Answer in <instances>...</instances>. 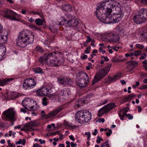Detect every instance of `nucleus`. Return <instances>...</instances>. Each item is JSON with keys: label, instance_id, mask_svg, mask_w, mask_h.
<instances>
[{"label": "nucleus", "instance_id": "nucleus-1", "mask_svg": "<svg viewBox=\"0 0 147 147\" xmlns=\"http://www.w3.org/2000/svg\"><path fill=\"white\" fill-rule=\"evenodd\" d=\"M32 32L27 30H23L19 33L16 39L17 46L24 48L27 44H30L34 41V36Z\"/></svg>", "mask_w": 147, "mask_h": 147}, {"label": "nucleus", "instance_id": "nucleus-2", "mask_svg": "<svg viewBox=\"0 0 147 147\" xmlns=\"http://www.w3.org/2000/svg\"><path fill=\"white\" fill-rule=\"evenodd\" d=\"M107 12L116 23L121 21L124 16V13L121 9L117 5L112 4H107Z\"/></svg>", "mask_w": 147, "mask_h": 147}, {"label": "nucleus", "instance_id": "nucleus-3", "mask_svg": "<svg viewBox=\"0 0 147 147\" xmlns=\"http://www.w3.org/2000/svg\"><path fill=\"white\" fill-rule=\"evenodd\" d=\"M91 118V113L87 110L79 111L75 115L76 120L81 124L88 122Z\"/></svg>", "mask_w": 147, "mask_h": 147}, {"label": "nucleus", "instance_id": "nucleus-4", "mask_svg": "<svg viewBox=\"0 0 147 147\" xmlns=\"http://www.w3.org/2000/svg\"><path fill=\"white\" fill-rule=\"evenodd\" d=\"M22 104L25 109L29 111H34L39 108L35 102L29 98H26L22 102Z\"/></svg>", "mask_w": 147, "mask_h": 147}, {"label": "nucleus", "instance_id": "nucleus-5", "mask_svg": "<svg viewBox=\"0 0 147 147\" xmlns=\"http://www.w3.org/2000/svg\"><path fill=\"white\" fill-rule=\"evenodd\" d=\"M78 79L76 81L77 84L81 88L86 87L89 81V77L84 72L80 73Z\"/></svg>", "mask_w": 147, "mask_h": 147}, {"label": "nucleus", "instance_id": "nucleus-6", "mask_svg": "<svg viewBox=\"0 0 147 147\" xmlns=\"http://www.w3.org/2000/svg\"><path fill=\"white\" fill-rule=\"evenodd\" d=\"M111 66L108 65L105 68L99 70L96 74L94 80L92 82V85L95 84L104 78L108 73L110 69Z\"/></svg>", "mask_w": 147, "mask_h": 147}, {"label": "nucleus", "instance_id": "nucleus-7", "mask_svg": "<svg viewBox=\"0 0 147 147\" xmlns=\"http://www.w3.org/2000/svg\"><path fill=\"white\" fill-rule=\"evenodd\" d=\"M95 13L98 19L102 22L106 24L114 23L111 17L110 16V14L108 13H106V15L102 13L100 14V13Z\"/></svg>", "mask_w": 147, "mask_h": 147}, {"label": "nucleus", "instance_id": "nucleus-8", "mask_svg": "<svg viewBox=\"0 0 147 147\" xmlns=\"http://www.w3.org/2000/svg\"><path fill=\"white\" fill-rule=\"evenodd\" d=\"M16 114L13 109L10 108L3 112L2 115V119L5 121L13 120Z\"/></svg>", "mask_w": 147, "mask_h": 147}, {"label": "nucleus", "instance_id": "nucleus-9", "mask_svg": "<svg viewBox=\"0 0 147 147\" xmlns=\"http://www.w3.org/2000/svg\"><path fill=\"white\" fill-rule=\"evenodd\" d=\"M64 20L61 22V24L65 26L76 27L79 23L78 20L76 18H71L70 20H67L64 18Z\"/></svg>", "mask_w": 147, "mask_h": 147}, {"label": "nucleus", "instance_id": "nucleus-10", "mask_svg": "<svg viewBox=\"0 0 147 147\" xmlns=\"http://www.w3.org/2000/svg\"><path fill=\"white\" fill-rule=\"evenodd\" d=\"M36 84V82L33 78H28L24 80L23 84V87L26 89L28 88L31 89L33 88Z\"/></svg>", "mask_w": 147, "mask_h": 147}, {"label": "nucleus", "instance_id": "nucleus-11", "mask_svg": "<svg viewBox=\"0 0 147 147\" xmlns=\"http://www.w3.org/2000/svg\"><path fill=\"white\" fill-rule=\"evenodd\" d=\"M4 18L11 19L13 20H18L17 18L20 17V16L10 9L5 10Z\"/></svg>", "mask_w": 147, "mask_h": 147}, {"label": "nucleus", "instance_id": "nucleus-12", "mask_svg": "<svg viewBox=\"0 0 147 147\" xmlns=\"http://www.w3.org/2000/svg\"><path fill=\"white\" fill-rule=\"evenodd\" d=\"M115 106L116 105L114 103H111L107 104L99 110L98 116L100 117L104 113H107Z\"/></svg>", "mask_w": 147, "mask_h": 147}, {"label": "nucleus", "instance_id": "nucleus-13", "mask_svg": "<svg viewBox=\"0 0 147 147\" xmlns=\"http://www.w3.org/2000/svg\"><path fill=\"white\" fill-rule=\"evenodd\" d=\"M58 80L60 84L64 86H66L67 84L71 86L73 83V80L71 79L63 76H61L58 77Z\"/></svg>", "mask_w": 147, "mask_h": 147}, {"label": "nucleus", "instance_id": "nucleus-14", "mask_svg": "<svg viewBox=\"0 0 147 147\" xmlns=\"http://www.w3.org/2000/svg\"><path fill=\"white\" fill-rule=\"evenodd\" d=\"M55 52H53L49 54H45L39 58V62L42 64H46L47 65L50 58L52 57H53V55L55 54Z\"/></svg>", "mask_w": 147, "mask_h": 147}, {"label": "nucleus", "instance_id": "nucleus-15", "mask_svg": "<svg viewBox=\"0 0 147 147\" xmlns=\"http://www.w3.org/2000/svg\"><path fill=\"white\" fill-rule=\"evenodd\" d=\"M63 109V107L61 106L58 107L55 110L52 111L48 114L46 115L45 114H43L41 115V116L42 117L45 118L46 119H47L52 116H55L61 111Z\"/></svg>", "mask_w": 147, "mask_h": 147}, {"label": "nucleus", "instance_id": "nucleus-16", "mask_svg": "<svg viewBox=\"0 0 147 147\" xmlns=\"http://www.w3.org/2000/svg\"><path fill=\"white\" fill-rule=\"evenodd\" d=\"M110 4L109 2H105L101 1L98 3L97 5L96 9V10L95 13H100V14L102 13L103 10L106 9H107V4Z\"/></svg>", "mask_w": 147, "mask_h": 147}, {"label": "nucleus", "instance_id": "nucleus-17", "mask_svg": "<svg viewBox=\"0 0 147 147\" xmlns=\"http://www.w3.org/2000/svg\"><path fill=\"white\" fill-rule=\"evenodd\" d=\"M127 64L128 65L126 68L127 71L129 73H131L133 69L137 66L138 63L134 60H132L128 61Z\"/></svg>", "mask_w": 147, "mask_h": 147}, {"label": "nucleus", "instance_id": "nucleus-18", "mask_svg": "<svg viewBox=\"0 0 147 147\" xmlns=\"http://www.w3.org/2000/svg\"><path fill=\"white\" fill-rule=\"evenodd\" d=\"M50 91L51 89L50 88H48L46 87H43L37 91L36 94L39 96H46L50 92Z\"/></svg>", "mask_w": 147, "mask_h": 147}, {"label": "nucleus", "instance_id": "nucleus-19", "mask_svg": "<svg viewBox=\"0 0 147 147\" xmlns=\"http://www.w3.org/2000/svg\"><path fill=\"white\" fill-rule=\"evenodd\" d=\"M107 36L109 41L110 42H116L119 39L118 34H115L113 32L108 34Z\"/></svg>", "mask_w": 147, "mask_h": 147}, {"label": "nucleus", "instance_id": "nucleus-20", "mask_svg": "<svg viewBox=\"0 0 147 147\" xmlns=\"http://www.w3.org/2000/svg\"><path fill=\"white\" fill-rule=\"evenodd\" d=\"M133 19L135 23L138 24H142L144 22V20L142 19L140 14L139 13V11L138 14L134 16Z\"/></svg>", "mask_w": 147, "mask_h": 147}, {"label": "nucleus", "instance_id": "nucleus-21", "mask_svg": "<svg viewBox=\"0 0 147 147\" xmlns=\"http://www.w3.org/2000/svg\"><path fill=\"white\" fill-rule=\"evenodd\" d=\"M138 11H139V13L140 14L142 19L144 21H147V9L142 8L139 9Z\"/></svg>", "mask_w": 147, "mask_h": 147}, {"label": "nucleus", "instance_id": "nucleus-22", "mask_svg": "<svg viewBox=\"0 0 147 147\" xmlns=\"http://www.w3.org/2000/svg\"><path fill=\"white\" fill-rule=\"evenodd\" d=\"M38 125V123L35 121H31L28 123H26V126L27 128V130L31 131L33 130V127H35Z\"/></svg>", "mask_w": 147, "mask_h": 147}, {"label": "nucleus", "instance_id": "nucleus-23", "mask_svg": "<svg viewBox=\"0 0 147 147\" xmlns=\"http://www.w3.org/2000/svg\"><path fill=\"white\" fill-rule=\"evenodd\" d=\"M13 80V79L11 78L0 79V86H4L8 84L9 82L12 81Z\"/></svg>", "mask_w": 147, "mask_h": 147}, {"label": "nucleus", "instance_id": "nucleus-24", "mask_svg": "<svg viewBox=\"0 0 147 147\" xmlns=\"http://www.w3.org/2000/svg\"><path fill=\"white\" fill-rule=\"evenodd\" d=\"M61 9L67 12H70L72 10L71 6L68 4L63 5L62 6Z\"/></svg>", "mask_w": 147, "mask_h": 147}, {"label": "nucleus", "instance_id": "nucleus-25", "mask_svg": "<svg viewBox=\"0 0 147 147\" xmlns=\"http://www.w3.org/2000/svg\"><path fill=\"white\" fill-rule=\"evenodd\" d=\"M136 96V95L132 93L128 95L127 97H125L123 98V100L125 102L130 101Z\"/></svg>", "mask_w": 147, "mask_h": 147}, {"label": "nucleus", "instance_id": "nucleus-26", "mask_svg": "<svg viewBox=\"0 0 147 147\" xmlns=\"http://www.w3.org/2000/svg\"><path fill=\"white\" fill-rule=\"evenodd\" d=\"M48 97L50 99L52 100H56L58 98L59 99L60 97L59 96L57 95H55L54 94H50L48 95Z\"/></svg>", "mask_w": 147, "mask_h": 147}, {"label": "nucleus", "instance_id": "nucleus-27", "mask_svg": "<svg viewBox=\"0 0 147 147\" xmlns=\"http://www.w3.org/2000/svg\"><path fill=\"white\" fill-rule=\"evenodd\" d=\"M2 34H0V40L2 41V43H5L7 40V36L4 35Z\"/></svg>", "mask_w": 147, "mask_h": 147}, {"label": "nucleus", "instance_id": "nucleus-28", "mask_svg": "<svg viewBox=\"0 0 147 147\" xmlns=\"http://www.w3.org/2000/svg\"><path fill=\"white\" fill-rule=\"evenodd\" d=\"M47 65L50 66L57 67L55 59L49 60Z\"/></svg>", "mask_w": 147, "mask_h": 147}, {"label": "nucleus", "instance_id": "nucleus-29", "mask_svg": "<svg viewBox=\"0 0 147 147\" xmlns=\"http://www.w3.org/2000/svg\"><path fill=\"white\" fill-rule=\"evenodd\" d=\"M57 67L63 65L64 62V60L63 59H55Z\"/></svg>", "mask_w": 147, "mask_h": 147}, {"label": "nucleus", "instance_id": "nucleus-30", "mask_svg": "<svg viewBox=\"0 0 147 147\" xmlns=\"http://www.w3.org/2000/svg\"><path fill=\"white\" fill-rule=\"evenodd\" d=\"M126 115L124 109H122L120 111L119 115L121 120H123V118L124 116H125Z\"/></svg>", "mask_w": 147, "mask_h": 147}, {"label": "nucleus", "instance_id": "nucleus-31", "mask_svg": "<svg viewBox=\"0 0 147 147\" xmlns=\"http://www.w3.org/2000/svg\"><path fill=\"white\" fill-rule=\"evenodd\" d=\"M117 76L115 75V76L112 77H108V79L107 81V83L114 82L117 80L118 78H117Z\"/></svg>", "mask_w": 147, "mask_h": 147}, {"label": "nucleus", "instance_id": "nucleus-32", "mask_svg": "<svg viewBox=\"0 0 147 147\" xmlns=\"http://www.w3.org/2000/svg\"><path fill=\"white\" fill-rule=\"evenodd\" d=\"M33 71L36 73H43V71L42 69L39 67H36L33 68Z\"/></svg>", "mask_w": 147, "mask_h": 147}, {"label": "nucleus", "instance_id": "nucleus-33", "mask_svg": "<svg viewBox=\"0 0 147 147\" xmlns=\"http://www.w3.org/2000/svg\"><path fill=\"white\" fill-rule=\"evenodd\" d=\"M67 92L66 91H63L60 92L59 94V96L60 97L59 99H61L62 98H64V96L66 95V94H67L66 93Z\"/></svg>", "mask_w": 147, "mask_h": 147}, {"label": "nucleus", "instance_id": "nucleus-34", "mask_svg": "<svg viewBox=\"0 0 147 147\" xmlns=\"http://www.w3.org/2000/svg\"><path fill=\"white\" fill-rule=\"evenodd\" d=\"M35 22L36 24L39 26H41L43 24V22L42 20L40 18L36 19Z\"/></svg>", "mask_w": 147, "mask_h": 147}, {"label": "nucleus", "instance_id": "nucleus-35", "mask_svg": "<svg viewBox=\"0 0 147 147\" xmlns=\"http://www.w3.org/2000/svg\"><path fill=\"white\" fill-rule=\"evenodd\" d=\"M36 15H39L41 18L43 17V14L42 10L40 9L37 10L36 11Z\"/></svg>", "mask_w": 147, "mask_h": 147}, {"label": "nucleus", "instance_id": "nucleus-36", "mask_svg": "<svg viewBox=\"0 0 147 147\" xmlns=\"http://www.w3.org/2000/svg\"><path fill=\"white\" fill-rule=\"evenodd\" d=\"M35 50L39 53H42L44 51L43 49L38 46L36 47L35 49Z\"/></svg>", "mask_w": 147, "mask_h": 147}, {"label": "nucleus", "instance_id": "nucleus-37", "mask_svg": "<svg viewBox=\"0 0 147 147\" xmlns=\"http://www.w3.org/2000/svg\"><path fill=\"white\" fill-rule=\"evenodd\" d=\"M47 99L46 97H44L42 100V104L44 106H46L48 104V102L47 101Z\"/></svg>", "mask_w": 147, "mask_h": 147}, {"label": "nucleus", "instance_id": "nucleus-38", "mask_svg": "<svg viewBox=\"0 0 147 147\" xmlns=\"http://www.w3.org/2000/svg\"><path fill=\"white\" fill-rule=\"evenodd\" d=\"M71 17V14L68 13H66L62 17L63 20H64V18L67 20V19Z\"/></svg>", "mask_w": 147, "mask_h": 147}, {"label": "nucleus", "instance_id": "nucleus-39", "mask_svg": "<svg viewBox=\"0 0 147 147\" xmlns=\"http://www.w3.org/2000/svg\"><path fill=\"white\" fill-rule=\"evenodd\" d=\"M65 126L73 128L75 127V125H72L71 123H69L67 122H66L65 123Z\"/></svg>", "mask_w": 147, "mask_h": 147}, {"label": "nucleus", "instance_id": "nucleus-40", "mask_svg": "<svg viewBox=\"0 0 147 147\" xmlns=\"http://www.w3.org/2000/svg\"><path fill=\"white\" fill-rule=\"evenodd\" d=\"M142 52V51L140 50L135 51L134 52V54L135 56H137L140 55L141 54Z\"/></svg>", "mask_w": 147, "mask_h": 147}, {"label": "nucleus", "instance_id": "nucleus-41", "mask_svg": "<svg viewBox=\"0 0 147 147\" xmlns=\"http://www.w3.org/2000/svg\"><path fill=\"white\" fill-rule=\"evenodd\" d=\"M117 30L119 34H123L124 33V30L122 28L119 27L117 28Z\"/></svg>", "mask_w": 147, "mask_h": 147}, {"label": "nucleus", "instance_id": "nucleus-42", "mask_svg": "<svg viewBox=\"0 0 147 147\" xmlns=\"http://www.w3.org/2000/svg\"><path fill=\"white\" fill-rule=\"evenodd\" d=\"M82 102V101L79 100L78 102H76V104L74 105V107L76 108L79 107L81 105V104Z\"/></svg>", "mask_w": 147, "mask_h": 147}, {"label": "nucleus", "instance_id": "nucleus-43", "mask_svg": "<svg viewBox=\"0 0 147 147\" xmlns=\"http://www.w3.org/2000/svg\"><path fill=\"white\" fill-rule=\"evenodd\" d=\"M146 54L145 53H143L141 57L140 58V60L144 59L146 57Z\"/></svg>", "mask_w": 147, "mask_h": 147}, {"label": "nucleus", "instance_id": "nucleus-44", "mask_svg": "<svg viewBox=\"0 0 147 147\" xmlns=\"http://www.w3.org/2000/svg\"><path fill=\"white\" fill-rule=\"evenodd\" d=\"M91 49V47L90 46H88L87 48L84 51V52L86 54H88L89 53L90 51L89 50Z\"/></svg>", "mask_w": 147, "mask_h": 147}, {"label": "nucleus", "instance_id": "nucleus-45", "mask_svg": "<svg viewBox=\"0 0 147 147\" xmlns=\"http://www.w3.org/2000/svg\"><path fill=\"white\" fill-rule=\"evenodd\" d=\"M125 117L127 118H128V119L130 120L132 119L133 118V116L131 115L130 114H126Z\"/></svg>", "mask_w": 147, "mask_h": 147}, {"label": "nucleus", "instance_id": "nucleus-46", "mask_svg": "<svg viewBox=\"0 0 147 147\" xmlns=\"http://www.w3.org/2000/svg\"><path fill=\"white\" fill-rule=\"evenodd\" d=\"M103 139L100 138V136H97V138L96 140V142L97 143H100V142L101 141H102Z\"/></svg>", "mask_w": 147, "mask_h": 147}, {"label": "nucleus", "instance_id": "nucleus-47", "mask_svg": "<svg viewBox=\"0 0 147 147\" xmlns=\"http://www.w3.org/2000/svg\"><path fill=\"white\" fill-rule=\"evenodd\" d=\"M85 135H87V140H90V132H86L85 133Z\"/></svg>", "mask_w": 147, "mask_h": 147}, {"label": "nucleus", "instance_id": "nucleus-48", "mask_svg": "<svg viewBox=\"0 0 147 147\" xmlns=\"http://www.w3.org/2000/svg\"><path fill=\"white\" fill-rule=\"evenodd\" d=\"M108 145H109L108 144V141H107L106 142H104V143H103L101 145L100 147H106Z\"/></svg>", "mask_w": 147, "mask_h": 147}, {"label": "nucleus", "instance_id": "nucleus-49", "mask_svg": "<svg viewBox=\"0 0 147 147\" xmlns=\"http://www.w3.org/2000/svg\"><path fill=\"white\" fill-rule=\"evenodd\" d=\"M88 64L89 65L88 66L86 67V69L87 70H89L90 69V68H92V64L91 63H88Z\"/></svg>", "mask_w": 147, "mask_h": 147}, {"label": "nucleus", "instance_id": "nucleus-50", "mask_svg": "<svg viewBox=\"0 0 147 147\" xmlns=\"http://www.w3.org/2000/svg\"><path fill=\"white\" fill-rule=\"evenodd\" d=\"M112 133V131L111 129H109L108 131L107 132L106 134L108 136H109Z\"/></svg>", "mask_w": 147, "mask_h": 147}, {"label": "nucleus", "instance_id": "nucleus-51", "mask_svg": "<svg viewBox=\"0 0 147 147\" xmlns=\"http://www.w3.org/2000/svg\"><path fill=\"white\" fill-rule=\"evenodd\" d=\"M87 38V39L86 40V42L88 43L91 41L92 40V39L90 38V36H88Z\"/></svg>", "mask_w": 147, "mask_h": 147}, {"label": "nucleus", "instance_id": "nucleus-52", "mask_svg": "<svg viewBox=\"0 0 147 147\" xmlns=\"http://www.w3.org/2000/svg\"><path fill=\"white\" fill-rule=\"evenodd\" d=\"M5 11L2 10H0V15L4 17L5 16Z\"/></svg>", "mask_w": 147, "mask_h": 147}, {"label": "nucleus", "instance_id": "nucleus-53", "mask_svg": "<svg viewBox=\"0 0 147 147\" xmlns=\"http://www.w3.org/2000/svg\"><path fill=\"white\" fill-rule=\"evenodd\" d=\"M28 21L32 23L34 21V19L32 18H28Z\"/></svg>", "mask_w": 147, "mask_h": 147}, {"label": "nucleus", "instance_id": "nucleus-54", "mask_svg": "<svg viewBox=\"0 0 147 147\" xmlns=\"http://www.w3.org/2000/svg\"><path fill=\"white\" fill-rule=\"evenodd\" d=\"M71 146L72 147H76L77 146V144L74 143L73 142H71Z\"/></svg>", "mask_w": 147, "mask_h": 147}, {"label": "nucleus", "instance_id": "nucleus-55", "mask_svg": "<svg viewBox=\"0 0 147 147\" xmlns=\"http://www.w3.org/2000/svg\"><path fill=\"white\" fill-rule=\"evenodd\" d=\"M111 49H113L114 50L116 51H117L118 50V48H117V47L112 46Z\"/></svg>", "mask_w": 147, "mask_h": 147}, {"label": "nucleus", "instance_id": "nucleus-56", "mask_svg": "<svg viewBox=\"0 0 147 147\" xmlns=\"http://www.w3.org/2000/svg\"><path fill=\"white\" fill-rule=\"evenodd\" d=\"M22 141V140L21 139H19V141L16 142V145L20 144H21Z\"/></svg>", "mask_w": 147, "mask_h": 147}, {"label": "nucleus", "instance_id": "nucleus-57", "mask_svg": "<svg viewBox=\"0 0 147 147\" xmlns=\"http://www.w3.org/2000/svg\"><path fill=\"white\" fill-rule=\"evenodd\" d=\"M102 58H104V61H108L109 60V59L107 57H104L102 56Z\"/></svg>", "mask_w": 147, "mask_h": 147}, {"label": "nucleus", "instance_id": "nucleus-58", "mask_svg": "<svg viewBox=\"0 0 147 147\" xmlns=\"http://www.w3.org/2000/svg\"><path fill=\"white\" fill-rule=\"evenodd\" d=\"M3 27L0 24V34H2L3 32Z\"/></svg>", "mask_w": 147, "mask_h": 147}, {"label": "nucleus", "instance_id": "nucleus-59", "mask_svg": "<svg viewBox=\"0 0 147 147\" xmlns=\"http://www.w3.org/2000/svg\"><path fill=\"white\" fill-rule=\"evenodd\" d=\"M144 37L146 38L147 39V30L144 31Z\"/></svg>", "mask_w": 147, "mask_h": 147}, {"label": "nucleus", "instance_id": "nucleus-60", "mask_svg": "<svg viewBox=\"0 0 147 147\" xmlns=\"http://www.w3.org/2000/svg\"><path fill=\"white\" fill-rule=\"evenodd\" d=\"M33 147H41V146L39 144L36 143L33 145Z\"/></svg>", "mask_w": 147, "mask_h": 147}, {"label": "nucleus", "instance_id": "nucleus-61", "mask_svg": "<svg viewBox=\"0 0 147 147\" xmlns=\"http://www.w3.org/2000/svg\"><path fill=\"white\" fill-rule=\"evenodd\" d=\"M94 131L92 133V134L93 135L96 136V135L98 133L97 129H95L94 130Z\"/></svg>", "mask_w": 147, "mask_h": 147}, {"label": "nucleus", "instance_id": "nucleus-62", "mask_svg": "<svg viewBox=\"0 0 147 147\" xmlns=\"http://www.w3.org/2000/svg\"><path fill=\"white\" fill-rule=\"evenodd\" d=\"M26 142V140L25 139H23L22 140V142H21V144L22 145L24 146V145H25Z\"/></svg>", "mask_w": 147, "mask_h": 147}, {"label": "nucleus", "instance_id": "nucleus-63", "mask_svg": "<svg viewBox=\"0 0 147 147\" xmlns=\"http://www.w3.org/2000/svg\"><path fill=\"white\" fill-rule=\"evenodd\" d=\"M39 141L41 144H44L45 143V140H42L41 139H39Z\"/></svg>", "mask_w": 147, "mask_h": 147}, {"label": "nucleus", "instance_id": "nucleus-64", "mask_svg": "<svg viewBox=\"0 0 147 147\" xmlns=\"http://www.w3.org/2000/svg\"><path fill=\"white\" fill-rule=\"evenodd\" d=\"M141 2L142 3L147 4V0H142Z\"/></svg>", "mask_w": 147, "mask_h": 147}]
</instances>
